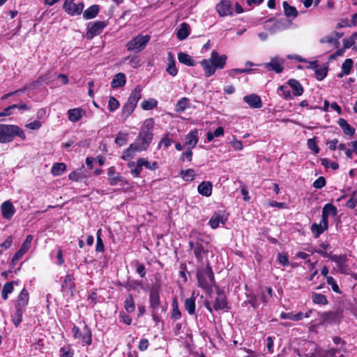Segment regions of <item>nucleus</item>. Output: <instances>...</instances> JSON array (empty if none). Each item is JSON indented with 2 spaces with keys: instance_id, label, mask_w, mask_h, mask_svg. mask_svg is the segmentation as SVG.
<instances>
[{
  "instance_id": "8fccbe9b",
  "label": "nucleus",
  "mask_w": 357,
  "mask_h": 357,
  "mask_svg": "<svg viewBox=\"0 0 357 357\" xmlns=\"http://www.w3.org/2000/svg\"><path fill=\"white\" fill-rule=\"evenodd\" d=\"M143 158H139L137 161V165L135 167L134 169H131V174L135 176V177H138L139 176L141 172H142V167H143Z\"/></svg>"
},
{
  "instance_id": "37998d69",
  "label": "nucleus",
  "mask_w": 357,
  "mask_h": 357,
  "mask_svg": "<svg viewBox=\"0 0 357 357\" xmlns=\"http://www.w3.org/2000/svg\"><path fill=\"white\" fill-rule=\"evenodd\" d=\"M280 317L284 319H290L293 321H299L303 319V313L298 312L296 314L282 312Z\"/></svg>"
},
{
  "instance_id": "e433bc0d",
  "label": "nucleus",
  "mask_w": 357,
  "mask_h": 357,
  "mask_svg": "<svg viewBox=\"0 0 357 357\" xmlns=\"http://www.w3.org/2000/svg\"><path fill=\"white\" fill-rule=\"evenodd\" d=\"M283 8L287 17L295 18L298 16V11L296 8L290 6L287 1L283 2Z\"/></svg>"
},
{
  "instance_id": "4c0bfd02",
  "label": "nucleus",
  "mask_w": 357,
  "mask_h": 357,
  "mask_svg": "<svg viewBox=\"0 0 357 357\" xmlns=\"http://www.w3.org/2000/svg\"><path fill=\"white\" fill-rule=\"evenodd\" d=\"M124 307L128 313H132L135 310V303L133 299V297L131 294H129L125 301H124Z\"/></svg>"
},
{
  "instance_id": "20e7f679",
  "label": "nucleus",
  "mask_w": 357,
  "mask_h": 357,
  "mask_svg": "<svg viewBox=\"0 0 357 357\" xmlns=\"http://www.w3.org/2000/svg\"><path fill=\"white\" fill-rule=\"evenodd\" d=\"M150 39L151 36L149 35L139 34L129 40L126 47L128 51L138 53L146 47Z\"/></svg>"
},
{
  "instance_id": "052dcab7",
  "label": "nucleus",
  "mask_w": 357,
  "mask_h": 357,
  "mask_svg": "<svg viewBox=\"0 0 357 357\" xmlns=\"http://www.w3.org/2000/svg\"><path fill=\"white\" fill-rule=\"evenodd\" d=\"M329 247V244L328 243H321L320 245V248L321 249H319V250H314V252H317L319 255H321V256H323L324 257H329L331 256V255H329L328 253H327L326 252V250L328 249V248Z\"/></svg>"
},
{
  "instance_id": "4be33fe9",
  "label": "nucleus",
  "mask_w": 357,
  "mask_h": 357,
  "mask_svg": "<svg viewBox=\"0 0 357 357\" xmlns=\"http://www.w3.org/2000/svg\"><path fill=\"white\" fill-rule=\"evenodd\" d=\"M212 189L213 185L210 181H202L197 187L198 192L205 197L211 195Z\"/></svg>"
},
{
  "instance_id": "f704fd0d",
  "label": "nucleus",
  "mask_w": 357,
  "mask_h": 357,
  "mask_svg": "<svg viewBox=\"0 0 357 357\" xmlns=\"http://www.w3.org/2000/svg\"><path fill=\"white\" fill-rule=\"evenodd\" d=\"M189 25L183 22L181 24V26L177 31L176 36L179 40H183L189 36Z\"/></svg>"
},
{
  "instance_id": "9b49d317",
  "label": "nucleus",
  "mask_w": 357,
  "mask_h": 357,
  "mask_svg": "<svg viewBox=\"0 0 357 357\" xmlns=\"http://www.w3.org/2000/svg\"><path fill=\"white\" fill-rule=\"evenodd\" d=\"M149 301L151 307L154 310H157L160 306V287H153L151 289L150 296H149Z\"/></svg>"
},
{
  "instance_id": "2eb2a0df",
  "label": "nucleus",
  "mask_w": 357,
  "mask_h": 357,
  "mask_svg": "<svg viewBox=\"0 0 357 357\" xmlns=\"http://www.w3.org/2000/svg\"><path fill=\"white\" fill-rule=\"evenodd\" d=\"M338 314L335 312H324L319 314L320 324H330L335 322L337 319Z\"/></svg>"
},
{
  "instance_id": "6ab92c4d",
  "label": "nucleus",
  "mask_w": 357,
  "mask_h": 357,
  "mask_svg": "<svg viewBox=\"0 0 357 357\" xmlns=\"http://www.w3.org/2000/svg\"><path fill=\"white\" fill-rule=\"evenodd\" d=\"M75 287V278L73 274H67L63 283L61 284V289L63 291H68L73 293Z\"/></svg>"
},
{
  "instance_id": "13d9d810",
  "label": "nucleus",
  "mask_w": 357,
  "mask_h": 357,
  "mask_svg": "<svg viewBox=\"0 0 357 357\" xmlns=\"http://www.w3.org/2000/svg\"><path fill=\"white\" fill-rule=\"evenodd\" d=\"M108 107L110 112H114L119 107V102L114 97L112 96L109 99Z\"/></svg>"
},
{
  "instance_id": "49530a36",
  "label": "nucleus",
  "mask_w": 357,
  "mask_h": 357,
  "mask_svg": "<svg viewBox=\"0 0 357 357\" xmlns=\"http://www.w3.org/2000/svg\"><path fill=\"white\" fill-rule=\"evenodd\" d=\"M124 61H128L130 65L133 68H137L141 66V60L138 56H126L123 59Z\"/></svg>"
},
{
  "instance_id": "bb28decb",
  "label": "nucleus",
  "mask_w": 357,
  "mask_h": 357,
  "mask_svg": "<svg viewBox=\"0 0 357 357\" xmlns=\"http://www.w3.org/2000/svg\"><path fill=\"white\" fill-rule=\"evenodd\" d=\"M198 132L197 130L190 131L185 137V145L194 148L198 142Z\"/></svg>"
},
{
  "instance_id": "1a4fd4ad",
  "label": "nucleus",
  "mask_w": 357,
  "mask_h": 357,
  "mask_svg": "<svg viewBox=\"0 0 357 357\" xmlns=\"http://www.w3.org/2000/svg\"><path fill=\"white\" fill-rule=\"evenodd\" d=\"M284 59L279 56H275L271 59V61L264 64V66L268 70H272L276 73H280L283 71Z\"/></svg>"
},
{
  "instance_id": "473e14b6",
  "label": "nucleus",
  "mask_w": 357,
  "mask_h": 357,
  "mask_svg": "<svg viewBox=\"0 0 357 357\" xmlns=\"http://www.w3.org/2000/svg\"><path fill=\"white\" fill-rule=\"evenodd\" d=\"M338 125L342 129L345 135L352 136L354 135L355 129L350 126L349 124L344 119H340L337 121Z\"/></svg>"
},
{
  "instance_id": "c756f323",
  "label": "nucleus",
  "mask_w": 357,
  "mask_h": 357,
  "mask_svg": "<svg viewBox=\"0 0 357 357\" xmlns=\"http://www.w3.org/2000/svg\"><path fill=\"white\" fill-rule=\"evenodd\" d=\"M288 84L293 90L294 96H299L303 93V88L298 81L294 79H291L288 81Z\"/></svg>"
},
{
  "instance_id": "de8ad7c7",
  "label": "nucleus",
  "mask_w": 357,
  "mask_h": 357,
  "mask_svg": "<svg viewBox=\"0 0 357 357\" xmlns=\"http://www.w3.org/2000/svg\"><path fill=\"white\" fill-rule=\"evenodd\" d=\"M158 102L156 100L151 98L148 100H144L142 102V107L144 110H150L157 107Z\"/></svg>"
},
{
  "instance_id": "e2e57ef3",
  "label": "nucleus",
  "mask_w": 357,
  "mask_h": 357,
  "mask_svg": "<svg viewBox=\"0 0 357 357\" xmlns=\"http://www.w3.org/2000/svg\"><path fill=\"white\" fill-rule=\"evenodd\" d=\"M278 90L282 93V96H283V98L284 99H287V100L292 99L291 93L290 91L288 89L287 86L282 85L278 88Z\"/></svg>"
},
{
  "instance_id": "b1692460",
  "label": "nucleus",
  "mask_w": 357,
  "mask_h": 357,
  "mask_svg": "<svg viewBox=\"0 0 357 357\" xmlns=\"http://www.w3.org/2000/svg\"><path fill=\"white\" fill-rule=\"evenodd\" d=\"M29 303V294L25 289H23L19 294L15 304V307H20L25 310Z\"/></svg>"
},
{
  "instance_id": "a878e982",
  "label": "nucleus",
  "mask_w": 357,
  "mask_h": 357,
  "mask_svg": "<svg viewBox=\"0 0 357 357\" xmlns=\"http://www.w3.org/2000/svg\"><path fill=\"white\" fill-rule=\"evenodd\" d=\"M201 65L204 70V75L206 77H208L215 73L216 68L211 62V58L209 59L202 60L201 61Z\"/></svg>"
},
{
  "instance_id": "6e6d98bb",
  "label": "nucleus",
  "mask_w": 357,
  "mask_h": 357,
  "mask_svg": "<svg viewBox=\"0 0 357 357\" xmlns=\"http://www.w3.org/2000/svg\"><path fill=\"white\" fill-rule=\"evenodd\" d=\"M326 282L328 285L331 286V288L333 291H335V293H337V294L341 293L338 285L337 284L335 280H334V278L333 277H331V276L327 277Z\"/></svg>"
},
{
  "instance_id": "dca6fc26",
  "label": "nucleus",
  "mask_w": 357,
  "mask_h": 357,
  "mask_svg": "<svg viewBox=\"0 0 357 357\" xmlns=\"http://www.w3.org/2000/svg\"><path fill=\"white\" fill-rule=\"evenodd\" d=\"M85 114V110L80 107L70 109L67 112L68 120L73 123L79 121Z\"/></svg>"
},
{
  "instance_id": "79ce46f5",
  "label": "nucleus",
  "mask_w": 357,
  "mask_h": 357,
  "mask_svg": "<svg viewBox=\"0 0 357 357\" xmlns=\"http://www.w3.org/2000/svg\"><path fill=\"white\" fill-rule=\"evenodd\" d=\"M181 178L185 181H191L195 179L196 174L193 169L182 170L181 172Z\"/></svg>"
},
{
  "instance_id": "864d4df0",
  "label": "nucleus",
  "mask_w": 357,
  "mask_h": 357,
  "mask_svg": "<svg viewBox=\"0 0 357 357\" xmlns=\"http://www.w3.org/2000/svg\"><path fill=\"white\" fill-rule=\"evenodd\" d=\"M357 205V191H354L351 194V198L347 201L346 206L349 208L353 209Z\"/></svg>"
},
{
  "instance_id": "0eeeda50",
  "label": "nucleus",
  "mask_w": 357,
  "mask_h": 357,
  "mask_svg": "<svg viewBox=\"0 0 357 357\" xmlns=\"http://www.w3.org/2000/svg\"><path fill=\"white\" fill-rule=\"evenodd\" d=\"M75 0H66L63 3L64 10L70 15H79L82 13L84 7L83 2L75 3Z\"/></svg>"
},
{
  "instance_id": "603ef678",
  "label": "nucleus",
  "mask_w": 357,
  "mask_h": 357,
  "mask_svg": "<svg viewBox=\"0 0 357 357\" xmlns=\"http://www.w3.org/2000/svg\"><path fill=\"white\" fill-rule=\"evenodd\" d=\"M327 73H328L327 68H326V67L317 68L315 70V77H316L317 79L321 81L326 77Z\"/></svg>"
},
{
  "instance_id": "c9c22d12",
  "label": "nucleus",
  "mask_w": 357,
  "mask_h": 357,
  "mask_svg": "<svg viewBox=\"0 0 357 357\" xmlns=\"http://www.w3.org/2000/svg\"><path fill=\"white\" fill-rule=\"evenodd\" d=\"M135 107H136L133 105V104H130V102H128L123 105L121 109V116L124 121H126L127 118L133 112Z\"/></svg>"
},
{
  "instance_id": "aec40b11",
  "label": "nucleus",
  "mask_w": 357,
  "mask_h": 357,
  "mask_svg": "<svg viewBox=\"0 0 357 357\" xmlns=\"http://www.w3.org/2000/svg\"><path fill=\"white\" fill-rule=\"evenodd\" d=\"M337 213V208L332 204H326L322 209L321 220L328 222L329 215L336 216Z\"/></svg>"
},
{
  "instance_id": "6e6552de",
  "label": "nucleus",
  "mask_w": 357,
  "mask_h": 357,
  "mask_svg": "<svg viewBox=\"0 0 357 357\" xmlns=\"http://www.w3.org/2000/svg\"><path fill=\"white\" fill-rule=\"evenodd\" d=\"M330 259L331 261L336 263L338 271L340 273L343 274H348L349 271V266L347 264V258L346 255H331L330 257Z\"/></svg>"
},
{
  "instance_id": "c85d7f7f",
  "label": "nucleus",
  "mask_w": 357,
  "mask_h": 357,
  "mask_svg": "<svg viewBox=\"0 0 357 357\" xmlns=\"http://www.w3.org/2000/svg\"><path fill=\"white\" fill-rule=\"evenodd\" d=\"M178 60L180 63L188 66H195L196 65V62L192 56L185 52H181L178 54Z\"/></svg>"
},
{
  "instance_id": "3c124183",
  "label": "nucleus",
  "mask_w": 357,
  "mask_h": 357,
  "mask_svg": "<svg viewBox=\"0 0 357 357\" xmlns=\"http://www.w3.org/2000/svg\"><path fill=\"white\" fill-rule=\"evenodd\" d=\"M353 61L351 59H347L342 66V70H343V73L344 75H349L351 72V70L353 67Z\"/></svg>"
},
{
  "instance_id": "680f3d73",
  "label": "nucleus",
  "mask_w": 357,
  "mask_h": 357,
  "mask_svg": "<svg viewBox=\"0 0 357 357\" xmlns=\"http://www.w3.org/2000/svg\"><path fill=\"white\" fill-rule=\"evenodd\" d=\"M307 145L310 150L314 152V153H319V149L317 144L315 138L309 139L307 142Z\"/></svg>"
},
{
  "instance_id": "7ed1b4c3",
  "label": "nucleus",
  "mask_w": 357,
  "mask_h": 357,
  "mask_svg": "<svg viewBox=\"0 0 357 357\" xmlns=\"http://www.w3.org/2000/svg\"><path fill=\"white\" fill-rule=\"evenodd\" d=\"M198 286L206 291H211L215 284L214 275L208 266L200 267L197 271Z\"/></svg>"
},
{
  "instance_id": "39448f33",
  "label": "nucleus",
  "mask_w": 357,
  "mask_h": 357,
  "mask_svg": "<svg viewBox=\"0 0 357 357\" xmlns=\"http://www.w3.org/2000/svg\"><path fill=\"white\" fill-rule=\"evenodd\" d=\"M107 25V22L105 21L89 22L87 24L86 38L92 39L94 36L100 34Z\"/></svg>"
},
{
  "instance_id": "4d7b16f0",
  "label": "nucleus",
  "mask_w": 357,
  "mask_h": 357,
  "mask_svg": "<svg viewBox=\"0 0 357 357\" xmlns=\"http://www.w3.org/2000/svg\"><path fill=\"white\" fill-rule=\"evenodd\" d=\"M13 243V238L11 236L7 237V238L0 245V255L3 250H6L10 248Z\"/></svg>"
},
{
  "instance_id": "2f4dec72",
  "label": "nucleus",
  "mask_w": 357,
  "mask_h": 357,
  "mask_svg": "<svg viewBox=\"0 0 357 357\" xmlns=\"http://www.w3.org/2000/svg\"><path fill=\"white\" fill-rule=\"evenodd\" d=\"M184 306L185 309L190 314H195V297L194 294H192L190 298H188L185 300Z\"/></svg>"
},
{
  "instance_id": "72a5a7b5",
  "label": "nucleus",
  "mask_w": 357,
  "mask_h": 357,
  "mask_svg": "<svg viewBox=\"0 0 357 357\" xmlns=\"http://www.w3.org/2000/svg\"><path fill=\"white\" fill-rule=\"evenodd\" d=\"M80 337L86 345H90L92 343L91 331L87 325L84 326Z\"/></svg>"
},
{
  "instance_id": "5fc2aeb1",
  "label": "nucleus",
  "mask_w": 357,
  "mask_h": 357,
  "mask_svg": "<svg viewBox=\"0 0 357 357\" xmlns=\"http://www.w3.org/2000/svg\"><path fill=\"white\" fill-rule=\"evenodd\" d=\"M101 234V229H98L96 234L97 236V242H96V250L97 252H103L104 251V244L102 238H100Z\"/></svg>"
},
{
  "instance_id": "f8f14e48",
  "label": "nucleus",
  "mask_w": 357,
  "mask_h": 357,
  "mask_svg": "<svg viewBox=\"0 0 357 357\" xmlns=\"http://www.w3.org/2000/svg\"><path fill=\"white\" fill-rule=\"evenodd\" d=\"M213 308L215 310L227 309V302L224 292L220 289L217 290V296L215 299Z\"/></svg>"
},
{
  "instance_id": "412c9836",
  "label": "nucleus",
  "mask_w": 357,
  "mask_h": 357,
  "mask_svg": "<svg viewBox=\"0 0 357 357\" xmlns=\"http://www.w3.org/2000/svg\"><path fill=\"white\" fill-rule=\"evenodd\" d=\"M167 66L166 68V71L170 75L175 77L178 73V69L176 66V62L174 58L173 54L169 52L167 54Z\"/></svg>"
},
{
  "instance_id": "c03bdc74",
  "label": "nucleus",
  "mask_w": 357,
  "mask_h": 357,
  "mask_svg": "<svg viewBox=\"0 0 357 357\" xmlns=\"http://www.w3.org/2000/svg\"><path fill=\"white\" fill-rule=\"evenodd\" d=\"M66 169V165L64 163H56L52 167V173L54 176H60L65 172Z\"/></svg>"
},
{
  "instance_id": "69168bd1",
  "label": "nucleus",
  "mask_w": 357,
  "mask_h": 357,
  "mask_svg": "<svg viewBox=\"0 0 357 357\" xmlns=\"http://www.w3.org/2000/svg\"><path fill=\"white\" fill-rule=\"evenodd\" d=\"M143 166L150 170H155L158 168V163L157 162H150L143 158Z\"/></svg>"
},
{
  "instance_id": "f3484780",
  "label": "nucleus",
  "mask_w": 357,
  "mask_h": 357,
  "mask_svg": "<svg viewBox=\"0 0 357 357\" xmlns=\"http://www.w3.org/2000/svg\"><path fill=\"white\" fill-rule=\"evenodd\" d=\"M328 228V222H324L321 220L319 224L313 223L310 227L312 233L314 238H318L322 233H324Z\"/></svg>"
},
{
  "instance_id": "a211bd4d",
  "label": "nucleus",
  "mask_w": 357,
  "mask_h": 357,
  "mask_svg": "<svg viewBox=\"0 0 357 357\" xmlns=\"http://www.w3.org/2000/svg\"><path fill=\"white\" fill-rule=\"evenodd\" d=\"M243 100L252 108H261L263 105L260 97L256 94L245 96Z\"/></svg>"
},
{
  "instance_id": "338daca9",
  "label": "nucleus",
  "mask_w": 357,
  "mask_h": 357,
  "mask_svg": "<svg viewBox=\"0 0 357 357\" xmlns=\"http://www.w3.org/2000/svg\"><path fill=\"white\" fill-rule=\"evenodd\" d=\"M326 185V179L324 176H319L317 180L313 183V187L317 189H321L324 187Z\"/></svg>"
},
{
  "instance_id": "7c9ffc66",
  "label": "nucleus",
  "mask_w": 357,
  "mask_h": 357,
  "mask_svg": "<svg viewBox=\"0 0 357 357\" xmlns=\"http://www.w3.org/2000/svg\"><path fill=\"white\" fill-rule=\"evenodd\" d=\"M99 12V6L93 5L89 7L84 13L83 17L85 20H90L96 17Z\"/></svg>"
},
{
  "instance_id": "a18cd8bd",
  "label": "nucleus",
  "mask_w": 357,
  "mask_h": 357,
  "mask_svg": "<svg viewBox=\"0 0 357 357\" xmlns=\"http://www.w3.org/2000/svg\"><path fill=\"white\" fill-rule=\"evenodd\" d=\"M204 252H205V249H204V245L200 243H195L194 255L199 261H202L203 254Z\"/></svg>"
},
{
  "instance_id": "ea45409f",
  "label": "nucleus",
  "mask_w": 357,
  "mask_h": 357,
  "mask_svg": "<svg viewBox=\"0 0 357 357\" xmlns=\"http://www.w3.org/2000/svg\"><path fill=\"white\" fill-rule=\"evenodd\" d=\"M312 300L315 304L319 305H326L328 304V300L324 294H318L316 292L312 293Z\"/></svg>"
},
{
  "instance_id": "5701e85b",
  "label": "nucleus",
  "mask_w": 357,
  "mask_h": 357,
  "mask_svg": "<svg viewBox=\"0 0 357 357\" xmlns=\"http://www.w3.org/2000/svg\"><path fill=\"white\" fill-rule=\"evenodd\" d=\"M227 218L220 213H215L209 220V225L212 229H216L220 223L225 224Z\"/></svg>"
},
{
  "instance_id": "4468645a",
  "label": "nucleus",
  "mask_w": 357,
  "mask_h": 357,
  "mask_svg": "<svg viewBox=\"0 0 357 357\" xmlns=\"http://www.w3.org/2000/svg\"><path fill=\"white\" fill-rule=\"evenodd\" d=\"M227 57L226 55H219L218 52L215 50L212 51L211 54V61L215 67V68L222 69L225 64Z\"/></svg>"
},
{
  "instance_id": "9d476101",
  "label": "nucleus",
  "mask_w": 357,
  "mask_h": 357,
  "mask_svg": "<svg viewBox=\"0 0 357 357\" xmlns=\"http://www.w3.org/2000/svg\"><path fill=\"white\" fill-rule=\"evenodd\" d=\"M216 10L220 16L231 15L233 10L231 0H221L216 5Z\"/></svg>"
},
{
  "instance_id": "774afa93",
  "label": "nucleus",
  "mask_w": 357,
  "mask_h": 357,
  "mask_svg": "<svg viewBox=\"0 0 357 357\" xmlns=\"http://www.w3.org/2000/svg\"><path fill=\"white\" fill-rule=\"evenodd\" d=\"M231 144L232 147L236 151H240L243 149L242 142L238 140L235 136H233V140L231 142Z\"/></svg>"
},
{
  "instance_id": "0e129e2a",
  "label": "nucleus",
  "mask_w": 357,
  "mask_h": 357,
  "mask_svg": "<svg viewBox=\"0 0 357 357\" xmlns=\"http://www.w3.org/2000/svg\"><path fill=\"white\" fill-rule=\"evenodd\" d=\"M356 35V33H354L352 36H351L349 38H344L343 39V47L344 49H348L350 48L355 43V38L354 36Z\"/></svg>"
},
{
  "instance_id": "cd10ccee",
  "label": "nucleus",
  "mask_w": 357,
  "mask_h": 357,
  "mask_svg": "<svg viewBox=\"0 0 357 357\" xmlns=\"http://www.w3.org/2000/svg\"><path fill=\"white\" fill-rule=\"evenodd\" d=\"M142 89L140 86H136L135 89L131 92L127 102H130V104H133V105L136 107L138 101L142 98Z\"/></svg>"
},
{
  "instance_id": "09e8293b",
  "label": "nucleus",
  "mask_w": 357,
  "mask_h": 357,
  "mask_svg": "<svg viewBox=\"0 0 357 357\" xmlns=\"http://www.w3.org/2000/svg\"><path fill=\"white\" fill-rule=\"evenodd\" d=\"M181 317V312L178 308V303L174 301L172 303V312L171 318L174 320H178Z\"/></svg>"
},
{
  "instance_id": "f03ea898",
  "label": "nucleus",
  "mask_w": 357,
  "mask_h": 357,
  "mask_svg": "<svg viewBox=\"0 0 357 357\" xmlns=\"http://www.w3.org/2000/svg\"><path fill=\"white\" fill-rule=\"evenodd\" d=\"M17 136L24 140L26 136L24 131L19 126L15 125L0 124V143L10 142Z\"/></svg>"
},
{
  "instance_id": "f257e3e1",
  "label": "nucleus",
  "mask_w": 357,
  "mask_h": 357,
  "mask_svg": "<svg viewBox=\"0 0 357 357\" xmlns=\"http://www.w3.org/2000/svg\"><path fill=\"white\" fill-rule=\"evenodd\" d=\"M153 119H147L144 121L135 142L123 152L121 157L123 160H128L133 157L135 153L146 151L149 148L153 137Z\"/></svg>"
},
{
  "instance_id": "58836bf2",
  "label": "nucleus",
  "mask_w": 357,
  "mask_h": 357,
  "mask_svg": "<svg viewBox=\"0 0 357 357\" xmlns=\"http://www.w3.org/2000/svg\"><path fill=\"white\" fill-rule=\"evenodd\" d=\"M15 312L12 316V321L14 325L17 327L22 321V314L24 312V309L20 307H15Z\"/></svg>"
},
{
  "instance_id": "393cba45",
  "label": "nucleus",
  "mask_w": 357,
  "mask_h": 357,
  "mask_svg": "<svg viewBox=\"0 0 357 357\" xmlns=\"http://www.w3.org/2000/svg\"><path fill=\"white\" fill-rule=\"evenodd\" d=\"M126 83V77L124 73H119L116 74L111 82V86L113 89H116L123 86Z\"/></svg>"
},
{
  "instance_id": "423d86ee",
  "label": "nucleus",
  "mask_w": 357,
  "mask_h": 357,
  "mask_svg": "<svg viewBox=\"0 0 357 357\" xmlns=\"http://www.w3.org/2000/svg\"><path fill=\"white\" fill-rule=\"evenodd\" d=\"M33 240V236L31 235H28L26 237L25 241L22 245V247L19 250L17 251V252L14 255L13 257V259L11 260V263L10 264V268L13 269L17 262L19 261L20 259L22 258V257L28 251V250L31 247V243Z\"/></svg>"
},
{
  "instance_id": "bf43d9fd",
  "label": "nucleus",
  "mask_w": 357,
  "mask_h": 357,
  "mask_svg": "<svg viewBox=\"0 0 357 357\" xmlns=\"http://www.w3.org/2000/svg\"><path fill=\"white\" fill-rule=\"evenodd\" d=\"M127 134L119 132L115 139V143L120 146L125 145L127 142Z\"/></svg>"
},
{
  "instance_id": "ddd939ff",
  "label": "nucleus",
  "mask_w": 357,
  "mask_h": 357,
  "mask_svg": "<svg viewBox=\"0 0 357 357\" xmlns=\"http://www.w3.org/2000/svg\"><path fill=\"white\" fill-rule=\"evenodd\" d=\"M1 212L5 219L10 220L15 214V208L12 202L8 200L1 204Z\"/></svg>"
},
{
  "instance_id": "a19ab883",
  "label": "nucleus",
  "mask_w": 357,
  "mask_h": 357,
  "mask_svg": "<svg viewBox=\"0 0 357 357\" xmlns=\"http://www.w3.org/2000/svg\"><path fill=\"white\" fill-rule=\"evenodd\" d=\"M189 107V99L188 98L183 97L180 99L176 105L175 110L177 112H183Z\"/></svg>"
}]
</instances>
